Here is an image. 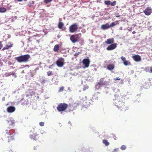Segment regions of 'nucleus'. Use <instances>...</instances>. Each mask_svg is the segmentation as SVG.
Here are the masks:
<instances>
[{"label": "nucleus", "mask_w": 152, "mask_h": 152, "mask_svg": "<svg viewBox=\"0 0 152 152\" xmlns=\"http://www.w3.org/2000/svg\"><path fill=\"white\" fill-rule=\"evenodd\" d=\"M47 75L48 76H50L52 74V72L49 71L47 72Z\"/></svg>", "instance_id": "72a5a7b5"}, {"label": "nucleus", "mask_w": 152, "mask_h": 152, "mask_svg": "<svg viewBox=\"0 0 152 152\" xmlns=\"http://www.w3.org/2000/svg\"><path fill=\"white\" fill-rule=\"evenodd\" d=\"M123 63L125 66H127L130 64V62L126 60V61L124 62Z\"/></svg>", "instance_id": "a878e982"}, {"label": "nucleus", "mask_w": 152, "mask_h": 152, "mask_svg": "<svg viewBox=\"0 0 152 152\" xmlns=\"http://www.w3.org/2000/svg\"><path fill=\"white\" fill-rule=\"evenodd\" d=\"M118 149H114V151H116L117 150H118Z\"/></svg>", "instance_id": "09e8293b"}, {"label": "nucleus", "mask_w": 152, "mask_h": 152, "mask_svg": "<svg viewBox=\"0 0 152 152\" xmlns=\"http://www.w3.org/2000/svg\"><path fill=\"white\" fill-rule=\"evenodd\" d=\"M31 131H32V132H34V128H33V129L32 130H31Z\"/></svg>", "instance_id": "a18cd8bd"}, {"label": "nucleus", "mask_w": 152, "mask_h": 152, "mask_svg": "<svg viewBox=\"0 0 152 152\" xmlns=\"http://www.w3.org/2000/svg\"><path fill=\"white\" fill-rule=\"evenodd\" d=\"M9 74V75H15V73L14 72H12V73L10 72V73Z\"/></svg>", "instance_id": "ea45409f"}, {"label": "nucleus", "mask_w": 152, "mask_h": 152, "mask_svg": "<svg viewBox=\"0 0 152 152\" xmlns=\"http://www.w3.org/2000/svg\"><path fill=\"white\" fill-rule=\"evenodd\" d=\"M143 12L146 15H150L152 13V9L151 7H148Z\"/></svg>", "instance_id": "1a4fd4ad"}, {"label": "nucleus", "mask_w": 152, "mask_h": 152, "mask_svg": "<svg viewBox=\"0 0 152 152\" xmlns=\"http://www.w3.org/2000/svg\"><path fill=\"white\" fill-rule=\"evenodd\" d=\"M3 46V45L1 43V42H0V50Z\"/></svg>", "instance_id": "58836bf2"}, {"label": "nucleus", "mask_w": 152, "mask_h": 152, "mask_svg": "<svg viewBox=\"0 0 152 152\" xmlns=\"http://www.w3.org/2000/svg\"><path fill=\"white\" fill-rule=\"evenodd\" d=\"M115 102L118 108L121 111H125L127 109V107L124 104V103L121 101L122 97L116 94L115 95Z\"/></svg>", "instance_id": "f257e3e1"}, {"label": "nucleus", "mask_w": 152, "mask_h": 152, "mask_svg": "<svg viewBox=\"0 0 152 152\" xmlns=\"http://www.w3.org/2000/svg\"><path fill=\"white\" fill-rule=\"evenodd\" d=\"M114 42V39L113 38H109L105 41V43L107 44H113Z\"/></svg>", "instance_id": "2eb2a0df"}, {"label": "nucleus", "mask_w": 152, "mask_h": 152, "mask_svg": "<svg viewBox=\"0 0 152 152\" xmlns=\"http://www.w3.org/2000/svg\"><path fill=\"white\" fill-rule=\"evenodd\" d=\"M29 137L32 140L35 141H38L39 138V134L36 133L30 134Z\"/></svg>", "instance_id": "0eeeda50"}, {"label": "nucleus", "mask_w": 152, "mask_h": 152, "mask_svg": "<svg viewBox=\"0 0 152 152\" xmlns=\"http://www.w3.org/2000/svg\"><path fill=\"white\" fill-rule=\"evenodd\" d=\"M150 72L152 73V66H151L150 67Z\"/></svg>", "instance_id": "37998d69"}, {"label": "nucleus", "mask_w": 152, "mask_h": 152, "mask_svg": "<svg viewBox=\"0 0 152 152\" xmlns=\"http://www.w3.org/2000/svg\"><path fill=\"white\" fill-rule=\"evenodd\" d=\"M80 53V52H78L77 53H76L74 54V56H76L79 55Z\"/></svg>", "instance_id": "c9c22d12"}, {"label": "nucleus", "mask_w": 152, "mask_h": 152, "mask_svg": "<svg viewBox=\"0 0 152 152\" xmlns=\"http://www.w3.org/2000/svg\"><path fill=\"white\" fill-rule=\"evenodd\" d=\"M25 1H26L27 0H24Z\"/></svg>", "instance_id": "8fccbe9b"}, {"label": "nucleus", "mask_w": 152, "mask_h": 152, "mask_svg": "<svg viewBox=\"0 0 152 152\" xmlns=\"http://www.w3.org/2000/svg\"><path fill=\"white\" fill-rule=\"evenodd\" d=\"M64 60V59H62ZM56 64L57 66L59 67H61L64 65V61H61L59 60H58L56 61Z\"/></svg>", "instance_id": "dca6fc26"}, {"label": "nucleus", "mask_w": 152, "mask_h": 152, "mask_svg": "<svg viewBox=\"0 0 152 152\" xmlns=\"http://www.w3.org/2000/svg\"><path fill=\"white\" fill-rule=\"evenodd\" d=\"M121 60L123 61L124 62L126 60V58L124 56H121Z\"/></svg>", "instance_id": "c756f323"}, {"label": "nucleus", "mask_w": 152, "mask_h": 152, "mask_svg": "<svg viewBox=\"0 0 152 152\" xmlns=\"http://www.w3.org/2000/svg\"><path fill=\"white\" fill-rule=\"evenodd\" d=\"M110 82L107 81H104L103 78H101L99 82L97 83V84L100 86H104L108 85Z\"/></svg>", "instance_id": "6e6552de"}, {"label": "nucleus", "mask_w": 152, "mask_h": 152, "mask_svg": "<svg viewBox=\"0 0 152 152\" xmlns=\"http://www.w3.org/2000/svg\"><path fill=\"white\" fill-rule=\"evenodd\" d=\"M112 135L113 138H114L115 140H116L117 137H116V135L113 134H112Z\"/></svg>", "instance_id": "473e14b6"}, {"label": "nucleus", "mask_w": 152, "mask_h": 152, "mask_svg": "<svg viewBox=\"0 0 152 152\" xmlns=\"http://www.w3.org/2000/svg\"><path fill=\"white\" fill-rule=\"evenodd\" d=\"M5 132L6 133L5 134V135L6 137L8 138V142H12L15 140L14 136L15 135V134L12 132V130H6Z\"/></svg>", "instance_id": "f03ea898"}, {"label": "nucleus", "mask_w": 152, "mask_h": 152, "mask_svg": "<svg viewBox=\"0 0 152 152\" xmlns=\"http://www.w3.org/2000/svg\"><path fill=\"white\" fill-rule=\"evenodd\" d=\"M126 148V147L125 145H122L121 147V149L122 150H125Z\"/></svg>", "instance_id": "bb28decb"}, {"label": "nucleus", "mask_w": 152, "mask_h": 152, "mask_svg": "<svg viewBox=\"0 0 152 152\" xmlns=\"http://www.w3.org/2000/svg\"><path fill=\"white\" fill-rule=\"evenodd\" d=\"M46 82V80L45 79H43L42 80L41 83L42 84H44Z\"/></svg>", "instance_id": "4c0bfd02"}, {"label": "nucleus", "mask_w": 152, "mask_h": 152, "mask_svg": "<svg viewBox=\"0 0 152 152\" xmlns=\"http://www.w3.org/2000/svg\"><path fill=\"white\" fill-rule=\"evenodd\" d=\"M68 107V104L65 103H61L58 105L57 109L59 112H63L65 111Z\"/></svg>", "instance_id": "20e7f679"}, {"label": "nucleus", "mask_w": 152, "mask_h": 152, "mask_svg": "<svg viewBox=\"0 0 152 152\" xmlns=\"http://www.w3.org/2000/svg\"><path fill=\"white\" fill-rule=\"evenodd\" d=\"M117 45V44L116 43L111 44L108 46L107 48V50H114L116 48Z\"/></svg>", "instance_id": "9b49d317"}, {"label": "nucleus", "mask_w": 152, "mask_h": 152, "mask_svg": "<svg viewBox=\"0 0 152 152\" xmlns=\"http://www.w3.org/2000/svg\"><path fill=\"white\" fill-rule=\"evenodd\" d=\"M110 28L109 25L108 23L102 25L101 26V28L102 30H105Z\"/></svg>", "instance_id": "f3484780"}, {"label": "nucleus", "mask_w": 152, "mask_h": 152, "mask_svg": "<svg viewBox=\"0 0 152 152\" xmlns=\"http://www.w3.org/2000/svg\"><path fill=\"white\" fill-rule=\"evenodd\" d=\"M90 62L89 59L87 58H84L82 61L83 64L86 67H88L89 66Z\"/></svg>", "instance_id": "9d476101"}, {"label": "nucleus", "mask_w": 152, "mask_h": 152, "mask_svg": "<svg viewBox=\"0 0 152 152\" xmlns=\"http://www.w3.org/2000/svg\"><path fill=\"white\" fill-rule=\"evenodd\" d=\"M13 45V44L11 43L10 44V45H7L5 46L3 49L2 50H4L6 49H8L12 47Z\"/></svg>", "instance_id": "aec40b11"}, {"label": "nucleus", "mask_w": 152, "mask_h": 152, "mask_svg": "<svg viewBox=\"0 0 152 152\" xmlns=\"http://www.w3.org/2000/svg\"><path fill=\"white\" fill-rule=\"evenodd\" d=\"M115 15H116V17L117 18L119 17L120 16V15H118V13H117V14H115Z\"/></svg>", "instance_id": "a19ab883"}, {"label": "nucleus", "mask_w": 152, "mask_h": 152, "mask_svg": "<svg viewBox=\"0 0 152 152\" xmlns=\"http://www.w3.org/2000/svg\"><path fill=\"white\" fill-rule=\"evenodd\" d=\"M30 56L29 54H26L22 55L20 56L16 57V60L19 62H26L28 61Z\"/></svg>", "instance_id": "7ed1b4c3"}, {"label": "nucleus", "mask_w": 152, "mask_h": 152, "mask_svg": "<svg viewBox=\"0 0 152 152\" xmlns=\"http://www.w3.org/2000/svg\"><path fill=\"white\" fill-rule=\"evenodd\" d=\"M136 33V32H135V31H133L132 32V33H133V34H135Z\"/></svg>", "instance_id": "c03bdc74"}, {"label": "nucleus", "mask_w": 152, "mask_h": 152, "mask_svg": "<svg viewBox=\"0 0 152 152\" xmlns=\"http://www.w3.org/2000/svg\"><path fill=\"white\" fill-rule=\"evenodd\" d=\"M115 25V22H113L111 23L110 24V25H109L110 28L114 26Z\"/></svg>", "instance_id": "7c9ffc66"}, {"label": "nucleus", "mask_w": 152, "mask_h": 152, "mask_svg": "<svg viewBox=\"0 0 152 152\" xmlns=\"http://www.w3.org/2000/svg\"><path fill=\"white\" fill-rule=\"evenodd\" d=\"M53 0H44V2L48 4L50 2L52 1Z\"/></svg>", "instance_id": "2f4dec72"}, {"label": "nucleus", "mask_w": 152, "mask_h": 152, "mask_svg": "<svg viewBox=\"0 0 152 152\" xmlns=\"http://www.w3.org/2000/svg\"><path fill=\"white\" fill-rule=\"evenodd\" d=\"M81 36L80 34H78L75 35H72L70 37V40L73 43L78 42L80 39Z\"/></svg>", "instance_id": "39448f33"}, {"label": "nucleus", "mask_w": 152, "mask_h": 152, "mask_svg": "<svg viewBox=\"0 0 152 152\" xmlns=\"http://www.w3.org/2000/svg\"><path fill=\"white\" fill-rule=\"evenodd\" d=\"M114 68V65L113 64H109L107 67V69L110 70L113 69Z\"/></svg>", "instance_id": "6ab92c4d"}, {"label": "nucleus", "mask_w": 152, "mask_h": 152, "mask_svg": "<svg viewBox=\"0 0 152 152\" xmlns=\"http://www.w3.org/2000/svg\"><path fill=\"white\" fill-rule=\"evenodd\" d=\"M39 124L41 126H43L44 125V123L42 122H41L39 123Z\"/></svg>", "instance_id": "f704fd0d"}, {"label": "nucleus", "mask_w": 152, "mask_h": 152, "mask_svg": "<svg viewBox=\"0 0 152 152\" xmlns=\"http://www.w3.org/2000/svg\"><path fill=\"white\" fill-rule=\"evenodd\" d=\"M8 64L9 65H11L12 64V63L10 61L8 62Z\"/></svg>", "instance_id": "79ce46f5"}, {"label": "nucleus", "mask_w": 152, "mask_h": 152, "mask_svg": "<svg viewBox=\"0 0 152 152\" xmlns=\"http://www.w3.org/2000/svg\"><path fill=\"white\" fill-rule=\"evenodd\" d=\"M102 142L106 146H108L109 145V143L106 140H104L102 141Z\"/></svg>", "instance_id": "4be33fe9"}, {"label": "nucleus", "mask_w": 152, "mask_h": 152, "mask_svg": "<svg viewBox=\"0 0 152 152\" xmlns=\"http://www.w3.org/2000/svg\"><path fill=\"white\" fill-rule=\"evenodd\" d=\"M34 1H30L29 3L28 4V7H30L32 6L33 4H34Z\"/></svg>", "instance_id": "393cba45"}, {"label": "nucleus", "mask_w": 152, "mask_h": 152, "mask_svg": "<svg viewBox=\"0 0 152 152\" xmlns=\"http://www.w3.org/2000/svg\"><path fill=\"white\" fill-rule=\"evenodd\" d=\"M77 24L75 23L71 25L69 27V31L71 33H74L78 29Z\"/></svg>", "instance_id": "423d86ee"}, {"label": "nucleus", "mask_w": 152, "mask_h": 152, "mask_svg": "<svg viewBox=\"0 0 152 152\" xmlns=\"http://www.w3.org/2000/svg\"><path fill=\"white\" fill-rule=\"evenodd\" d=\"M59 48V45H56L54 46L53 50L55 52H57Z\"/></svg>", "instance_id": "412c9836"}, {"label": "nucleus", "mask_w": 152, "mask_h": 152, "mask_svg": "<svg viewBox=\"0 0 152 152\" xmlns=\"http://www.w3.org/2000/svg\"><path fill=\"white\" fill-rule=\"evenodd\" d=\"M80 104V103L78 102H76L75 103H74L73 104H72L71 106L73 107L72 109V110H75L76 107L78 106H79Z\"/></svg>", "instance_id": "a211bd4d"}, {"label": "nucleus", "mask_w": 152, "mask_h": 152, "mask_svg": "<svg viewBox=\"0 0 152 152\" xmlns=\"http://www.w3.org/2000/svg\"><path fill=\"white\" fill-rule=\"evenodd\" d=\"M121 79L119 78L118 77L115 78L113 79V80H120Z\"/></svg>", "instance_id": "e433bc0d"}, {"label": "nucleus", "mask_w": 152, "mask_h": 152, "mask_svg": "<svg viewBox=\"0 0 152 152\" xmlns=\"http://www.w3.org/2000/svg\"><path fill=\"white\" fill-rule=\"evenodd\" d=\"M7 11L6 9L3 7H0V12H4Z\"/></svg>", "instance_id": "5701e85b"}, {"label": "nucleus", "mask_w": 152, "mask_h": 152, "mask_svg": "<svg viewBox=\"0 0 152 152\" xmlns=\"http://www.w3.org/2000/svg\"><path fill=\"white\" fill-rule=\"evenodd\" d=\"M104 3L106 5H110L111 6H114L116 4V1H115L113 2H111L110 1H105Z\"/></svg>", "instance_id": "f8f14e48"}, {"label": "nucleus", "mask_w": 152, "mask_h": 152, "mask_svg": "<svg viewBox=\"0 0 152 152\" xmlns=\"http://www.w3.org/2000/svg\"><path fill=\"white\" fill-rule=\"evenodd\" d=\"M64 25V24L63 23L59 22L58 24V27L60 29H62L63 28Z\"/></svg>", "instance_id": "b1692460"}, {"label": "nucleus", "mask_w": 152, "mask_h": 152, "mask_svg": "<svg viewBox=\"0 0 152 152\" xmlns=\"http://www.w3.org/2000/svg\"><path fill=\"white\" fill-rule=\"evenodd\" d=\"M15 107L12 106H10L8 107L7 109V111L10 113H12L14 112L15 111Z\"/></svg>", "instance_id": "4468645a"}, {"label": "nucleus", "mask_w": 152, "mask_h": 152, "mask_svg": "<svg viewBox=\"0 0 152 152\" xmlns=\"http://www.w3.org/2000/svg\"><path fill=\"white\" fill-rule=\"evenodd\" d=\"M88 86L86 85H85L84 86V87L83 88V91H85L86 90L88 89Z\"/></svg>", "instance_id": "c85d7f7f"}, {"label": "nucleus", "mask_w": 152, "mask_h": 152, "mask_svg": "<svg viewBox=\"0 0 152 152\" xmlns=\"http://www.w3.org/2000/svg\"><path fill=\"white\" fill-rule=\"evenodd\" d=\"M30 38H31V37H29V38H28V40L29 41H30L29 40L30 39Z\"/></svg>", "instance_id": "49530a36"}, {"label": "nucleus", "mask_w": 152, "mask_h": 152, "mask_svg": "<svg viewBox=\"0 0 152 152\" xmlns=\"http://www.w3.org/2000/svg\"><path fill=\"white\" fill-rule=\"evenodd\" d=\"M17 0L19 1H22L23 0Z\"/></svg>", "instance_id": "de8ad7c7"}, {"label": "nucleus", "mask_w": 152, "mask_h": 152, "mask_svg": "<svg viewBox=\"0 0 152 152\" xmlns=\"http://www.w3.org/2000/svg\"><path fill=\"white\" fill-rule=\"evenodd\" d=\"M132 58L136 62L140 61L141 60L140 56L138 55H134L132 57Z\"/></svg>", "instance_id": "ddd939ff"}, {"label": "nucleus", "mask_w": 152, "mask_h": 152, "mask_svg": "<svg viewBox=\"0 0 152 152\" xmlns=\"http://www.w3.org/2000/svg\"><path fill=\"white\" fill-rule=\"evenodd\" d=\"M64 87L63 86H62L60 88L59 90L58 91V92H60L61 91H64Z\"/></svg>", "instance_id": "cd10ccee"}]
</instances>
